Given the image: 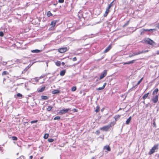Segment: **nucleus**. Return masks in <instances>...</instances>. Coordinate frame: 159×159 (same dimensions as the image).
<instances>
[{"label": "nucleus", "mask_w": 159, "mask_h": 159, "mask_svg": "<svg viewBox=\"0 0 159 159\" xmlns=\"http://www.w3.org/2000/svg\"><path fill=\"white\" fill-rule=\"evenodd\" d=\"M4 36V33L2 31L0 32V36L3 37Z\"/></svg>", "instance_id": "42"}, {"label": "nucleus", "mask_w": 159, "mask_h": 159, "mask_svg": "<svg viewBox=\"0 0 159 159\" xmlns=\"http://www.w3.org/2000/svg\"><path fill=\"white\" fill-rule=\"evenodd\" d=\"M31 52L32 53H39L41 52V50L38 49H35L31 50Z\"/></svg>", "instance_id": "17"}, {"label": "nucleus", "mask_w": 159, "mask_h": 159, "mask_svg": "<svg viewBox=\"0 0 159 159\" xmlns=\"http://www.w3.org/2000/svg\"><path fill=\"white\" fill-rule=\"evenodd\" d=\"M111 7V6H110L109 5L108 7L106 9L107 10H109V9H110V8Z\"/></svg>", "instance_id": "49"}, {"label": "nucleus", "mask_w": 159, "mask_h": 159, "mask_svg": "<svg viewBox=\"0 0 159 159\" xmlns=\"http://www.w3.org/2000/svg\"><path fill=\"white\" fill-rule=\"evenodd\" d=\"M111 127V126L110 125H106L100 128V129L103 131H108L109 129Z\"/></svg>", "instance_id": "4"}, {"label": "nucleus", "mask_w": 159, "mask_h": 159, "mask_svg": "<svg viewBox=\"0 0 159 159\" xmlns=\"http://www.w3.org/2000/svg\"><path fill=\"white\" fill-rule=\"evenodd\" d=\"M15 62H16L18 63H20L22 62V60L20 59H17L16 61H15Z\"/></svg>", "instance_id": "33"}, {"label": "nucleus", "mask_w": 159, "mask_h": 159, "mask_svg": "<svg viewBox=\"0 0 159 159\" xmlns=\"http://www.w3.org/2000/svg\"><path fill=\"white\" fill-rule=\"evenodd\" d=\"M76 89V88L75 86L73 87H72L71 89V91H75Z\"/></svg>", "instance_id": "35"}, {"label": "nucleus", "mask_w": 159, "mask_h": 159, "mask_svg": "<svg viewBox=\"0 0 159 159\" xmlns=\"http://www.w3.org/2000/svg\"><path fill=\"white\" fill-rule=\"evenodd\" d=\"M114 1H113L112 2H111L110 4L109 5L110 6H111V7L113 6V2Z\"/></svg>", "instance_id": "45"}, {"label": "nucleus", "mask_w": 159, "mask_h": 159, "mask_svg": "<svg viewBox=\"0 0 159 159\" xmlns=\"http://www.w3.org/2000/svg\"><path fill=\"white\" fill-rule=\"evenodd\" d=\"M144 42L145 43H147L148 44L152 45H154V43H155L153 40H152L149 38L145 39L144 40Z\"/></svg>", "instance_id": "3"}, {"label": "nucleus", "mask_w": 159, "mask_h": 159, "mask_svg": "<svg viewBox=\"0 0 159 159\" xmlns=\"http://www.w3.org/2000/svg\"><path fill=\"white\" fill-rule=\"evenodd\" d=\"M140 35H142L144 34V33H145V31H144V30H143V29L141 30L140 31Z\"/></svg>", "instance_id": "24"}, {"label": "nucleus", "mask_w": 159, "mask_h": 159, "mask_svg": "<svg viewBox=\"0 0 159 159\" xmlns=\"http://www.w3.org/2000/svg\"><path fill=\"white\" fill-rule=\"evenodd\" d=\"M158 88H156L153 92L152 95L153 96L157 94L158 91Z\"/></svg>", "instance_id": "14"}, {"label": "nucleus", "mask_w": 159, "mask_h": 159, "mask_svg": "<svg viewBox=\"0 0 159 159\" xmlns=\"http://www.w3.org/2000/svg\"><path fill=\"white\" fill-rule=\"evenodd\" d=\"M104 89V88L102 86L101 87H99L97 89V90H100L103 89Z\"/></svg>", "instance_id": "38"}, {"label": "nucleus", "mask_w": 159, "mask_h": 159, "mask_svg": "<svg viewBox=\"0 0 159 159\" xmlns=\"http://www.w3.org/2000/svg\"><path fill=\"white\" fill-rule=\"evenodd\" d=\"M7 64V62H3V63L2 64L3 65H6Z\"/></svg>", "instance_id": "51"}, {"label": "nucleus", "mask_w": 159, "mask_h": 159, "mask_svg": "<svg viewBox=\"0 0 159 159\" xmlns=\"http://www.w3.org/2000/svg\"><path fill=\"white\" fill-rule=\"evenodd\" d=\"M45 88V86H43L40 89H37V91L39 93L42 92L44 91Z\"/></svg>", "instance_id": "11"}, {"label": "nucleus", "mask_w": 159, "mask_h": 159, "mask_svg": "<svg viewBox=\"0 0 159 159\" xmlns=\"http://www.w3.org/2000/svg\"><path fill=\"white\" fill-rule=\"evenodd\" d=\"M158 145L157 144L156 145H154L152 148L150 150V151L148 153L149 155H151L153 153L155 152V150L158 149Z\"/></svg>", "instance_id": "1"}, {"label": "nucleus", "mask_w": 159, "mask_h": 159, "mask_svg": "<svg viewBox=\"0 0 159 159\" xmlns=\"http://www.w3.org/2000/svg\"><path fill=\"white\" fill-rule=\"evenodd\" d=\"M52 14L51 13L50 11H48V12H47V16H48V17H49L50 16H52Z\"/></svg>", "instance_id": "31"}, {"label": "nucleus", "mask_w": 159, "mask_h": 159, "mask_svg": "<svg viewBox=\"0 0 159 159\" xmlns=\"http://www.w3.org/2000/svg\"><path fill=\"white\" fill-rule=\"evenodd\" d=\"M37 122H38V120H33V121H31L30 122V123L32 124H33V123H37Z\"/></svg>", "instance_id": "39"}, {"label": "nucleus", "mask_w": 159, "mask_h": 159, "mask_svg": "<svg viewBox=\"0 0 159 159\" xmlns=\"http://www.w3.org/2000/svg\"><path fill=\"white\" fill-rule=\"evenodd\" d=\"M60 91L58 89H55L53 90L52 92V93L53 94H57L59 93Z\"/></svg>", "instance_id": "10"}, {"label": "nucleus", "mask_w": 159, "mask_h": 159, "mask_svg": "<svg viewBox=\"0 0 159 159\" xmlns=\"http://www.w3.org/2000/svg\"><path fill=\"white\" fill-rule=\"evenodd\" d=\"M57 22V20H54L51 22V25H52V27H54L56 23Z\"/></svg>", "instance_id": "16"}, {"label": "nucleus", "mask_w": 159, "mask_h": 159, "mask_svg": "<svg viewBox=\"0 0 159 159\" xmlns=\"http://www.w3.org/2000/svg\"><path fill=\"white\" fill-rule=\"evenodd\" d=\"M153 30H151V31H150V32H153ZM154 31H155L154 30Z\"/></svg>", "instance_id": "62"}, {"label": "nucleus", "mask_w": 159, "mask_h": 159, "mask_svg": "<svg viewBox=\"0 0 159 159\" xmlns=\"http://www.w3.org/2000/svg\"><path fill=\"white\" fill-rule=\"evenodd\" d=\"M152 101L154 103H156L158 101V96L156 95L152 97Z\"/></svg>", "instance_id": "8"}, {"label": "nucleus", "mask_w": 159, "mask_h": 159, "mask_svg": "<svg viewBox=\"0 0 159 159\" xmlns=\"http://www.w3.org/2000/svg\"><path fill=\"white\" fill-rule=\"evenodd\" d=\"M65 63L64 62H62V63H61V64L62 66H64V65H65Z\"/></svg>", "instance_id": "53"}, {"label": "nucleus", "mask_w": 159, "mask_h": 159, "mask_svg": "<svg viewBox=\"0 0 159 159\" xmlns=\"http://www.w3.org/2000/svg\"><path fill=\"white\" fill-rule=\"evenodd\" d=\"M103 110H104V108H103L101 109V111H103Z\"/></svg>", "instance_id": "59"}, {"label": "nucleus", "mask_w": 159, "mask_h": 159, "mask_svg": "<svg viewBox=\"0 0 159 159\" xmlns=\"http://www.w3.org/2000/svg\"><path fill=\"white\" fill-rule=\"evenodd\" d=\"M120 117V115H115L114 117V118L115 119L116 121H117L118 119H119Z\"/></svg>", "instance_id": "20"}, {"label": "nucleus", "mask_w": 159, "mask_h": 159, "mask_svg": "<svg viewBox=\"0 0 159 159\" xmlns=\"http://www.w3.org/2000/svg\"><path fill=\"white\" fill-rule=\"evenodd\" d=\"M73 111L74 112H76L77 111V110L76 109L74 108L73 109Z\"/></svg>", "instance_id": "46"}, {"label": "nucleus", "mask_w": 159, "mask_h": 159, "mask_svg": "<svg viewBox=\"0 0 159 159\" xmlns=\"http://www.w3.org/2000/svg\"><path fill=\"white\" fill-rule=\"evenodd\" d=\"M130 21V20H129L128 21H127L123 25V27H125L126 26H127L129 24V23Z\"/></svg>", "instance_id": "27"}, {"label": "nucleus", "mask_w": 159, "mask_h": 159, "mask_svg": "<svg viewBox=\"0 0 159 159\" xmlns=\"http://www.w3.org/2000/svg\"><path fill=\"white\" fill-rule=\"evenodd\" d=\"M109 11H110L109 10H107L106 9L105 12V13L104 14V15H103L105 17L107 16L108 14L109 13Z\"/></svg>", "instance_id": "22"}, {"label": "nucleus", "mask_w": 159, "mask_h": 159, "mask_svg": "<svg viewBox=\"0 0 159 159\" xmlns=\"http://www.w3.org/2000/svg\"><path fill=\"white\" fill-rule=\"evenodd\" d=\"M70 110V109L69 108L62 109L59 112V114L60 115H62L63 114L68 112V111Z\"/></svg>", "instance_id": "7"}, {"label": "nucleus", "mask_w": 159, "mask_h": 159, "mask_svg": "<svg viewBox=\"0 0 159 159\" xmlns=\"http://www.w3.org/2000/svg\"><path fill=\"white\" fill-rule=\"evenodd\" d=\"M157 54H159V50H158L157 52Z\"/></svg>", "instance_id": "54"}, {"label": "nucleus", "mask_w": 159, "mask_h": 159, "mask_svg": "<svg viewBox=\"0 0 159 159\" xmlns=\"http://www.w3.org/2000/svg\"><path fill=\"white\" fill-rule=\"evenodd\" d=\"M104 149H106L108 151H111V148L109 146H105L103 148Z\"/></svg>", "instance_id": "12"}, {"label": "nucleus", "mask_w": 159, "mask_h": 159, "mask_svg": "<svg viewBox=\"0 0 159 159\" xmlns=\"http://www.w3.org/2000/svg\"><path fill=\"white\" fill-rule=\"evenodd\" d=\"M77 60L76 58V57H74L73 58L72 60L73 61H76Z\"/></svg>", "instance_id": "47"}, {"label": "nucleus", "mask_w": 159, "mask_h": 159, "mask_svg": "<svg viewBox=\"0 0 159 159\" xmlns=\"http://www.w3.org/2000/svg\"><path fill=\"white\" fill-rule=\"evenodd\" d=\"M52 107L51 106H48L47 108V110L48 111H51V110H52Z\"/></svg>", "instance_id": "23"}, {"label": "nucleus", "mask_w": 159, "mask_h": 159, "mask_svg": "<svg viewBox=\"0 0 159 159\" xmlns=\"http://www.w3.org/2000/svg\"><path fill=\"white\" fill-rule=\"evenodd\" d=\"M8 74V73L6 71H3L2 74V75H7Z\"/></svg>", "instance_id": "29"}, {"label": "nucleus", "mask_w": 159, "mask_h": 159, "mask_svg": "<svg viewBox=\"0 0 159 159\" xmlns=\"http://www.w3.org/2000/svg\"><path fill=\"white\" fill-rule=\"evenodd\" d=\"M48 141L49 142L51 143L54 141V139H48Z\"/></svg>", "instance_id": "37"}, {"label": "nucleus", "mask_w": 159, "mask_h": 159, "mask_svg": "<svg viewBox=\"0 0 159 159\" xmlns=\"http://www.w3.org/2000/svg\"><path fill=\"white\" fill-rule=\"evenodd\" d=\"M61 119V117L59 116H56L54 118V120H60Z\"/></svg>", "instance_id": "32"}, {"label": "nucleus", "mask_w": 159, "mask_h": 159, "mask_svg": "<svg viewBox=\"0 0 159 159\" xmlns=\"http://www.w3.org/2000/svg\"><path fill=\"white\" fill-rule=\"evenodd\" d=\"M111 48V45H109L108 46L107 48H106V49L104 51V52L106 53L107 52L109 51L110 50Z\"/></svg>", "instance_id": "9"}, {"label": "nucleus", "mask_w": 159, "mask_h": 159, "mask_svg": "<svg viewBox=\"0 0 159 159\" xmlns=\"http://www.w3.org/2000/svg\"><path fill=\"white\" fill-rule=\"evenodd\" d=\"M157 27H158V28L159 29V24H158Z\"/></svg>", "instance_id": "63"}, {"label": "nucleus", "mask_w": 159, "mask_h": 159, "mask_svg": "<svg viewBox=\"0 0 159 159\" xmlns=\"http://www.w3.org/2000/svg\"><path fill=\"white\" fill-rule=\"evenodd\" d=\"M116 123V121H113L111 122L110 124L108 125H110L111 126H111H114Z\"/></svg>", "instance_id": "25"}, {"label": "nucleus", "mask_w": 159, "mask_h": 159, "mask_svg": "<svg viewBox=\"0 0 159 159\" xmlns=\"http://www.w3.org/2000/svg\"><path fill=\"white\" fill-rule=\"evenodd\" d=\"M122 63L124 65L130 64L129 63V61L128 62H123Z\"/></svg>", "instance_id": "40"}, {"label": "nucleus", "mask_w": 159, "mask_h": 159, "mask_svg": "<svg viewBox=\"0 0 159 159\" xmlns=\"http://www.w3.org/2000/svg\"><path fill=\"white\" fill-rule=\"evenodd\" d=\"M100 110V107L99 106H98L96 107V109L95 110V111L97 113Z\"/></svg>", "instance_id": "26"}, {"label": "nucleus", "mask_w": 159, "mask_h": 159, "mask_svg": "<svg viewBox=\"0 0 159 159\" xmlns=\"http://www.w3.org/2000/svg\"><path fill=\"white\" fill-rule=\"evenodd\" d=\"M148 50H146V51H143V52H144L143 53H145V52H148Z\"/></svg>", "instance_id": "58"}, {"label": "nucleus", "mask_w": 159, "mask_h": 159, "mask_svg": "<svg viewBox=\"0 0 159 159\" xmlns=\"http://www.w3.org/2000/svg\"><path fill=\"white\" fill-rule=\"evenodd\" d=\"M107 71L106 70H105L103 71V72L101 73L99 79L100 80L102 79L107 75Z\"/></svg>", "instance_id": "5"}, {"label": "nucleus", "mask_w": 159, "mask_h": 159, "mask_svg": "<svg viewBox=\"0 0 159 159\" xmlns=\"http://www.w3.org/2000/svg\"><path fill=\"white\" fill-rule=\"evenodd\" d=\"M143 77H142V78H141V79L138 82L137 84L135 86H133V88H137L138 85H139L140 83L141 82V81H142V80H143Z\"/></svg>", "instance_id": "15"}, {"label": "nucleus", "mask_w": 159, "mask_h": 159, "mask_svg": "<svg viewBox=\"0 0 159 159\" xmlns=\"http://www.w3.org/2000/svg\"><path fill=\"white\" fill-rule=\"evenodd\" d=\"M95 159V158H94V157H93L92 158V159Z\"/></svg>", "instance_id": "61"}, {"label": "nucleus", "mask_w": 159, "mask_h": 159, "mask_svg": "<svg viewBox=\"0 0 159 159\" xmlns=\"http://www.w3.org/2000/svg\"><path fill=\"white\" fill-rule=\"evenodd\" d=\"M17 96L18 97H22V95L20 93H18Z\"/></svg>", "instance_id": "43"}, {"label": "nucleus", "mask_w": 159, "mask_h": 159, "mask_svg": "<svg viewBox=\"0 0 159 159\" xmlns=\"http://www.w3.org/2000/svg\"><path fill=\"white\" fill-rule=\"evenodd\" d=\"M25 72H25V70H23L22 71V74H23V73H25Z\"/></svg>", "instance_id": "55"}, {"label": "nucleus", "mask_w": 159, "mask_h": 159, "mask_svg": "<svg viewBox=\"0 0 159 159\" xmlns=\"http://www.w3.org/2000/svg\"><path fill=\"white\" fill-rule=\"evenodd\" d=\"M12 140H16L17 139V138L16 136H12Z\"/></svg>", "instance_id": "36"}, {"label": "nucleus", "mask_w": 159, "mask_h": 159, "mask_svg": "<svg viewBox=\"0 0 159 159\" xmlns=\"http://www.w3.org/2000/svg\"><path fill=\"white\" fill-rule=\"evenodd\" d=\"M132 117L131 116H130L126 120V125H129V124L130 121L131 120Z\"/></svg>", "instance_id": "13"}, {"label": "nucleus", "mask_w": 159, "mask_h": 159, "mask_svg": "<svg viewBox=\"0 0 159 159\" xmlns=\"http://www.w3.org/2000/svg\"><path fill=\"white\" fill-rule=\"evenodd\" d=\"M66 72V71L65 70H61L60 72V75L61 76H64Z\"/></svg>", "instance_id": "19"}, {"label": "nucleus", "mask_w": 159, "mask_h": 159, "mask_svg": "<svg viewBox=\"0 0 159 159\" xmlns=\"http://www.w3.org/2000/svg\"><path fill=\"white\" fill-rule=\"evenodd\" d=\"M106 85H107V83H105L104 84L102 87L104 88L105 87V86H106Z\"/></svg>", "instance_id": "50"}, {"label": "nucleus", "mask_w": 159, "mask_h": 159, "mask_svg": "<svg viewBox=\"0 0 159 159\" xmlns=\"http://www.w3.org/2000/svg\"><path fill=\"white\" fill-rule=\"evenodd\" d=\"M149 94V93H148L145 94L142 97V98L144 100L147 98L148 97V95Z\"/></svg>", "instance_id": "21"}, {"label": "nucleus", "mask_w": 159, "mask_h": 159, "mask_svg": "<svg viewBox=\"0 0 159 159\" xmlns=\"http://www.w3.org/2000/svg\"><path fill=\"white\" fill-rule=\"evenodd\" d=\"M143 30H144V31L145 32L146 31H150L151 30H154L156 31V29H143Z\"/></svg>", "instance_id": "28"}, {"label": "nucleus", "mask_w": 159, "mask_h": 159, "mask_svg": "<svg viewBox=\"0 0 159 159\" xmlns=\"http://www.w3.org/2000/svg\"><path fill=\"white\" fill-rule=\"evenodd\" d=\"M64 2V0H58V2L60 3H62Z\"/></svg>", "instance_id": "44"}, {"label": "nucleus", "mask_w": 159, "mask_h": 159, "mask_svg": "<svg viewBox=\"0 0 159 159\" xmlns=\"http://www.w3.org/2000/svg\"><path fill=\"white\" fill-rule=\"evenodd\" d=\"M33 156H30V159H32L33 158Z\"/></svg>", "instance_id": "52"}, {"label": "nucleus", "mask_w": 159, "mask_h": 159, "mask_svg": "<svg viewBox=\"0 0 159 159\" xmlns=\"http://www.w3.org/2000/svg\"><path fill=\"white\" fill-rule=\"evenodd\" d=\"M136 61V60H134L131 61H129V63L130 64H132L133 63H134L135 61Z\"/></svg>", "instance_id": "41"}, {"label": "nucleus", "mask_w": 159, "mask_h": 159, "mask_svg": "<svg viewBox=\"0 0 159 159\" xmlns=\"http://www.w3.org/2000/svg\"><path fill=\"white\" fill-rule=\"evenodd\" d=\"M28 69L29 68L28 67H27L26 68H25L24 70L25 71V72H26L28 70Z\"/></svg>", "instance_id": "48"}, {"label": "nucleus", "mask_w": 159, "mask_h": 159, "mask_svg": "<svg viewBox=\"0 0 159 159\" xmlns=\"http://www.w3.org/2000/svg\"><path fill=\"white\" fill-rule=\"evenodd\" d=\"M25 72H25V70H23L22 71V74H23V73H25Z\"/></svg>", "instance_id": "56"}, {"label": "nucleus", "mask_w": 159, "mask_h": 159, "mask_svg": "<svg viewBox=\"0 0 159 159\" xmlns=\"http://www.w3.org/2000/svg\"><path fill=\"white\" fill-rule=\"evenodd\" d=\"M57 66H59L61 65V62L60 61H57L55 63Z\"/></svg>", "instance_id": "30"}, {"label": "nucleus", "mask_w": 159, "mask_h": 159, "mask_svg": "<svg viewBox=\"0 0 159 159\" xmlns=\"http://www.w3.org/2000/svg\"><path fill=\"white\" fill-rule=\"evenodd\" d=\"M49 135L48 134H45L44 136V138L45 139H47Z\"/></svg>", "instance_id": "34"}, {"label": "nucleus", "mask_w": 159, "mask_h": 159, "mask_svg": "<svg viewBox=\"0 0 159 159\" xmlns=\"http://www.w3.org/2000/svg\"><path fill=\"white\" fill-rule=\"evenodd\" d=\"M136 30V29H135L134 30V31H135V30Z\"/></svg>", "instance_id": "64"}, {"label": "nucleus", "mask_w": 159, "mask_h": 159, "mask_svg": "<svg viewBox=\"0 0 159 159\" xmlns=\"http://www.w3.org/2000/svg\"><path fill=\"white\" fill-rule=\"evenodd\" d=\"M153 125L154 126H156V123L155 122H154L153 123Z\"/></svg>", "instance_id": "57"}, {"label": "nucleus", "mask_w": 159, "mask_h": 159, "mask_svg": "<svg viewBox=\"0 0 159 159\" xmlns=\"http://www.w3.org/2000/svg\"><path fill=\"white\" fill-rule=\"evenodd\" d=\"M144 52H143V50L142 51H139L138 52H134L132 54H129V57H131L143 53Z\"/></svg>", "instance_id": "2"}, {"label": "nucleus", "mask_w": 159, "mask_h": 159, "mask_svg": "<svg viewBox=\"0 0 159 159\" xmlns=\"http://www.w3.org/2000/svg\"><path fill=\"white\" fill-rule=\"evenodd\" d=\"M68 48L67 47L61 48L58 49V51L61 53H63L67 51Z\"/></svg>", "instance_id": "6"}, {"label": "nucleus", "mask_w": 159, "mask_h": 159, "mask_svg": "<svg viewBox=\"0 0 159 159\" xmlns=\"http://www.w3.org/2000/svg\"><path fill=\"white\" fill-rule=\"evenodd\" d=\"M97 132L98 133H99V130H97Z\"/></svg>", "instance_id": "60"}, {"label": "nucleus", "mask_w": 159, "mask_h": 159, "mask_svg": "<svg viewBox=\"0 0 159 159\" xmlns=\"http://www.w3.org/2000/svg\"><path fill=\"white\" fill-rule=\"evenodd\" d=\"M41 98L43 100H47L48 99V97L46 96L42 95Z\"/></svg>", "instance_id": "18"}]
</instances>
